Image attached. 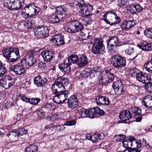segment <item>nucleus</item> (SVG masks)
<instances>
[{"mask_svg": "<svg viewBox=\"0 0 152 152\" xmlns=\"http://www.w3.org/2000/svg\"><path fill=\"white\" fill-rule=\"evenodd\" d=\"M66 10V8L64 5L60 6L56 8V14L58 15H62V16L63 13H64Z\"/></svg>", "mask_w": 152, "mask_h": 152, "instance_id": "obj_30", "label": "nucleus"}, {"mask_svg": "<svg viewBox=\"0 0 152 152\" xmlns=\"http://www.w3.org/2000/svg\"><path fill=\"white\" fill-rule=\"evenodd\" d=\"M42 107L45 110H54L56 106L53 103H46L43 104Z\"/></svg>", "mask_w": 152, "mask_h": 152, "instance_id": "obj_32", "label": "nucleus"}, {"mask_svg": "<svg viewBox=\"0 0 152 152\" xmlns=\"http://www.w3.org/2000/svg\"><path fill=\"white\" fill-rule=\"evenodd\" d=\"M131 137L128 140H124L122 142V144L124 147L126 148H129L131 147Z\"/></svg>", "mask_w": 152, "mask_h": 152, "instance_id": "obj_42", "label": "nucleus"}, {"mask_svg": "<svg viewBox=\"0 0 152 152\" xmlns=\"http://www.w3.org/2000/svg\"><path fill=\"white\" fill-rule=\"evenodd\" d=\"M7 72V69L2 63L0 64V77L2 76Z\"/></svg>", "mask_w": 152, "mask_h": 152, "instance_id": "obj_47", "label": "nucleus"}, {"mask_svg": "<svg viewBox=\"0 0 152 152\" xmlns=\"http://www.w3.org/2000/svg\"><path fill=\"white\" fill-rule=\"evenodd\" d=\"M70 64L68 62H66V60L64 63L60 65L58 67L62 72H64L65 74H66L69 73L70 71L69 66Z\"/></svg>", "mask_w": 152, "mask_h": 152, "instance_id": "obj_22", "label": "nucleus"}, {"mask_svg": "<svg viewBox=\"0 0 152 152\" xmlns=\"http://www.w3.org/2000/svg\"><path fill=\"white\" fill-rule=\"evenodd\" d=\"M94 109V115L95 116H96V115L98 114L99 115H102L104 112L103 111L100 109V108L98 107H93Z\"/></svg>", "mask_w": 152, "mask_h": 152, "instance_id": "obj_49", "label": "nucleus"}, {"mask_svg": "<svg viewBox=\"0 0 152 152\" xmlns=\"http://www.w3.org/2000/svg\"><path fill=\"white\" fill-rule=\"evenodd\" d=\"M100 139L101 137L99 134H95L92 135L91 140L93 143L96 142L99 140H100Z\"/></svg>", "mask_w": 152, "mask_h": 152, "instance_id": "obj_54", "label": "nucleus"}, {"mask_svg": "<svg viewBox=\"0 0 152 152\" xmlns=\"http://www.w3.org/2000/svg\"><path fill=\"white\" fill-rule=\"evenodd\" d=\"M34 84L37 87H43L47 82V79L39 75L35 77L34 80Z\"/></svg>", "mask_w": 152, "mask_h": 152, "instance_id": "obj_20", "label": "nucleus"}, {"mask_svg": "<svg viewBox=\"0 0 152 152\" xmlns=\"http://www.w3.org/2000/svg\"><path fill=\"white\" fill-rule=\"evenodd\" d=\"M34 21L35 20L34 19H32L31 21L27 20L24 23V26L28 29L33 28L35 26Z\"/></svg>", "mask_w": 152, "mask_h": 152, "instance_id": "obj_33", "label": "nucleus"}, {"mask_svg": "<svg viewBox=\"0 0 152 152\" xmlns=\"http://www.w3.org/2000/svg\"><path fill=\"white\" fill-rule=\"evenodd\" d=\"M76 123V120L66 121L64 124V125L71 126L75 124Z\"/></svg>", "mask_w": 152, "mask_h": 152, "instance_id": "obj_56", "label": "nucleus"}, {"mask_svg": "<svg viewBox=\"0 0 152 152\" xmlns=\"http://www.w3.org/2000/svg\"><path fill=\"white\" fill-rule=\"evenodd\" d=\"M112 87L116 94L120 95L124 92V88L123 84L121 80L114 82Z\"/></svg>", "mask_w": 152, "mask_h": 152, "instance_id": "obj_11", "label": "nucleus"}, {"mask_svg": "<svg viewBox=\"0 0 152 152\" xmlns=\"http://www.w3.org/2000/svg\"><path fill=\"white\" fill-rule=\"evenodd\" d=\"M144 67L146 69L152 68V61L151 59L145 64Z\"/></svg>", "mask_w": 152, "mask_h": 152, "instance_id": "obj_61", "label": "nucleus"}, {"mask_svg": "<svg viewBox=\"0 0 152 152\" xmlns=\"http://www.w3.org/2000/svg\"><path fill=\"white\" fill-rule=\"evenodd\" d=\"M68 107L70 108L74 109L78 105L79 102L76 96L72 95L69 97L67 100Z\"/></svg>", "mask_w": 152, "mask_h": 152, "instance_id": "obj_14", "label": "nucleus"}, {"mask_svg": "<svg viewBox=\"0 0 152 152\" xmlns=\"http://www.w3.org/2000/svg\"><path fill=\"white\" fill-rule=\"evenodd\" d=\"M137 46L142 50L149 51L152 50V43L146 42H143L140 44L137 45Z\"/></svg>", "mask_w": 152, "mask_h": 152, "instance_id": "obj_23", "label": "nucleus"}, {"mask_svg": "<svg viewBox=\"0 0 152 152\" xmlns=\"http://www.w3.org/2000/svg\"><path fill=\"white\" fill-rule=\"evenodd\" d=\"M51 41L56 45L57 46L62 45L64 44V36L60 34L54 35L52 38Z\"/></svg>", "mask_w": 152, "mask_h": 152, "instance_id": "obj_17", "label": "nucleus"}, {"mask_svg": "<svg viewBox=\"0 0 152 152\" xmlns=\"http://www.w3.org/2000/svg\"><path fill=\"white\" fill-rule=\"evenodd\" d=\"M0 83L1 86L5 89H8L12 86L10 84L8 83L3 77L0 80Z\"/></svg>", "mask_w": 152, "mask_h": 152, "instance_id": "obj_35", "label": "nucleus"}, {"mask_svg": "<svg viewBox=\"0 0 152 152\" xmlns=\"http://www.w3.org/2000/svg\"><path fill=\"white\" fill-rule=\"evenodd\" d=\"M146 84L145 86L146 91L150 93H152V83L149 82Z\"/></svg>", "mask_w": 152, "mask_h": 152, "instance_id": "obj_55", "label": "nucleus"}, {"mask_svg": "<svg viewBox=\"0 0 152 152\" xmlns=\"http://www.w3.org/2000/svg\"><path fill=\"white\" fill-rule=\"evenodd\" d=\"M26 8L27 9H29V10H34V11L35 13H38L40 11V9L35 6V5L34 4H32L28 5H27L26 6Z\"/></svg>", "mask_w": 152, "mask_h": 152, "instance_id": "obj_39", "label": "nucleus"}, {"mask_svg": "<svg viewBox=\"0 0 152 152\" xmlns=\"http://www.w3.org/2000/svg\"><path fill=\"white\" fill-rule=\"evenodd\" d=\"M115 12L112 11H110L109 12H107L105 13L103 16H102L103 18L101 19V20H104L105 22L107 24H109L110 25V22L108 21L107 18V15L110 16L111 15H115Z\"/></svg>", "mask_w": 152, "mask_h": 152, "instance_id": "obj_36", "label": "nucleus"}, {"mask_svg": "<svg viewBox=\"0 0 152 152\" xmlns=\"http://www.w3.org/2000/svg\"><path fill=\"white\" fill-rule=\"evenodd\" d=\"M80 15L83 17H86L92 14L93 10L92 6L88 3L82 5L79 7Z\"/></svg>", "mask_w": 152, "mask_h": 152, "instance_id": "obj_10", "label": "nucleus"}, {"mask_svg": "<svg viewBox=\"0 0 152 152\" xmlns=\"http://www.w3.org/2000/svg\"><path fill=\"white\" fill-rule=\"evenodd\" d=\"M96 104L99 105H106L109 104L110 102L107 97L102 95H99L96 98Z\"/></svg>", "mask_w": 152, "mask_h": 152, "instance_id": "obj_18", "label": "nucleus"}, {"mask_svg": "<svg viewBox=\"0 0 152 152\" xmlns=\"http://www.w3.org/2000/svg\"><path fill=\"white\" fill-rule=\"evenodd\" d=\"M34 32L36 37L42 39L48 35L49 30L47 27L39 26L35 29Z\"/></svg>", "mask_w": 152, "mask_h": 152, "instance_id": "obj_9", "label": "nucleus"}, {"mask_svg": "<svg viewBox=\"0 0 152 152\" xmlns=\"http://www.w3.org/2000/svg\"><path fill=\"white\" fill-rule=\"evenodd\" d=\"M114 78L115 76L113 73L105 71L103 72L99 82L101 84H105L113 81Z\"/></svg>", "mask_w": 152, "mask_h": 152, "instance_id": "obj_8", "label": "nucleus"}, {"mask_svg": "<svg viewBox=\"0 0 152 152\" xmlns=\"http://www.w3.org/2000/svg\"><path fill=\"white\" fill-rule=\"evenodd\" d=\"M131 145L133 149H137L136 148L139 149L141 147V142L140 140H137L133 137H131Z\"/></svg>", "mask_w": 152, "mask_h": 152, "instance_id": "obj_27", "label": "nucleus"}, {"mask_svg": "<svg viewBox=\"0 0 152 152\" xmlns=\"http://www.w3.org/2000/svg\"><path fill=\"white\" fill-rule=\"evenodd\" d=\"M75 1H77V4H76L77 6L79 7L85 4V1L84 0H75Z\"/></svg>", "mask_w": 152, "mask_h": 152, "instance_id": "obj_63", "label": "nucleus"}, {"mask_svg": "<svg viewBox=\"0 0 152 152\" xmlns=\"http://www.w3.org/2000/svg\"><path fill=\"white\" fill-rule=\"evenodd\" d=\"M87 109H86L83 108H81L78 110V112L80 115H81V117L83 118L86 117V115Z\"/></svg>", "mask_w": 152, "mask_h": 152, "instance_id": "obj_43", "label": "nucleus"}, {"mask_svg": "<svg viewBox=\"0 0 152 152\" xmlns=\"http://www.w3.org/2000/svg\"><path fill=\"white\" fill-rule=\"evenodd\" d=\"M10 70L17 75H21L25 72V69L22 65H12L10 67Z\"/></svg>", "mask_w": 152, "mask_h": 152, "instance_id": "obj_15", "label": "nucleus"}, {"mask_svg": "<svg viewBox=\"0 0 152 152\" xmlns=\"http://www.w3.org/2000/svg\"><path fill=\"white\" fill-rule=\"evenodd\" d=\"M128 11H129V12L132 14L136 13V12L134 5L131 4L130 7L128 8Z\"/></svg>", "mask_w": 152, "mask_h": 152, "instance_id": "obj_57", "label": "nucleus"}, {"mask_svg": "<svg viewBox=\"0 0 152 152\" xmlns=\"http://www.w3.org/2000/svg\"><path fill=\"white\" fill-rule=\"evenodd\" d=\"M18 96L20 98L21 100L23 102L29 103L30 99V98H28L25 96L24 95L22 94L19 95Z\"/></svg>", "mask_w": 152, "mask_h": 152, "instance_id": "obj_58", "label": "nucleus"}, {"mask_svg": "<svg viewBox=\"0 0 152 152\" xmlns=\"http://www.w3.org/2000/svg\"><path fill=\"white\" fill-rule=\"evenodd\" d=\"M17 130L18 132L19 137L23 135L24 134H26L28 133L27 130H25L22 128H20Z\"/></svg>", "mask_w": 152, "mask_h": 152, "instance_id": "obj_51", "label": "nucleus"}, {"mask_svg": "<svg viewBox=\"0 0 152 152\" xmlns=\"http://www.w3.org/2000/svg\"><path fill=\"white\" fill-rule=\"evenodd\" d=\"M2 52L4 56L11 62L16 61L20 56L19 50L17 48H6Z\"/></svg>", "mask_w": 152, "mask_h": 152, "instance_id": "obj_1", "label": "nucleus"}, {"mask_svg": "<svg viewBox=\"0 0 152 152\" xmlns=\"http://www.w3.org/2000/svg\"><path fill=\"white\" fill-rule=\"evenodd\" d=\"M78 57L76 54H74L70 56L69 58L66 60V62H68L71 64H72L77 63V64Z\"/></svg>", "mask_w": 152, "mask_h": 152, "instance_id": "obj_29", "label": "nucleus"}, {"mask_svg": "<svg viewBox=\"0 0 152 152\" xmlns=\"http://www.w3.org/2000/svg\"><path fill=\"white\" fill-rule=\"evenodd\" d=\"M55 95L53 99V102L56 104H61L64 102L68 98V93L61 92Z\"/></svg>", "mask_w": 152, "mask_h": 152, "instance_id": "obj_12", "label": "nucleus"}, {"mask_svg": "<svg viewBox=\"0 0 152 152\" xmlns=\"http://www.w3.org/2000/svg\"><path fill=\"white\" fill-rule=\"evenodd\" d=\"M132 151L131 149H126L124 150V152H140V150L138 149H133Z\"/></svg>", "mask_w": 152, "mask_h": 152, "instance_id": "obj_64", "label": "nucleus"}, {"mask_svg": "<svg viewBox=\"0 0 152 152\" xmlns=\"http://www.w3.org/2000/svg\"><path fill=\"white\" fill-rule=\"evenodd\" d=\"M91 71V69L89 68H85L82 72L80 73L78 78H87L89 76V73Z\"/></svg>", "mask_w": 152, "mask_h": 152, "instance_id": "obj_28", "label": "nucleus"}, {"mask_svg": "<svg viewBox=\"0 0 152 152\" xmlns=\"http://www.w3.org/2000/svg\"><path fill=\"white\" fill-rule=\"evenodd\" d=\"M34 51L30 50L29 51L26 56V58L24 61L28 66H31L37 62L36 59L33 56Z\"/></svg>", "mask_w": 152, "mask_h": 152, "instance_id": "obj_13", "label": "nucleus"}, {"mask_svg": "<svg viewBox=\"0 0 152 152\" xmlns=\"http://www.w3.org/2000/svg\"><path fill=\"white\" fill-rule=\"evenodd\" d=\"M132 77L136 76V79L142 83L146 84L150 81L151 77L149 74L143 73L142 72H133L130 73Z\"/></svg>", "mask_w": 152, "mask_h": 152, "instance_id": "obj_5", "label": "nucleus"}, {"mask_svg": "<svg viewBox=\"0 0 152 152\" xmlns=\"http://www.w3.org/2000/svg\"><path fill=\"white\" fill-rule=\"evenodd\" d=\"M117 5L120 7H126L128 5L127 0H118Z\"/></svg>", "mask_w": 152, "mask_h": 152, "instance_id": "obj_37", "label": "nucleus"}, {"mask_svg": "<svg viewBox=\"0 0 152 152\" xmlns=\"http://www.w3.org/2000/svg\"><path fill=\"white\" fill-rule=\"evenodd\" d=\"M129 48L125 50V54L127 55H132L134 52V48L131 46H128Z\"/></svg>", "mask_w": 152, "mask_h": 152, "instance_id": "obj_45", "label": "nucleus"}, {"mask_svg": "<svg viewBox=\"0 0 152 152\" xmlns=\"http://www.w3.org/2000/svg\"><path fill=\"white\" fill-rule=\"evenodd\" d=\"M18 132L17 130L14 129L11 132L7 134V135L8 136L9 138H12L15 137H19Z\"/></svg>", "mask_w": 152, "mask_h": 152, "instance_id": "obj_41", "label": "nucleus"}, {"mask_svg": "<svg viewBox=\"0 0 152 152\" xmlns=\"http://www.w3.org/2000/svg\"><path fill=\"white\" fill-rule=\"evenodd\" d=\"M94 111L93 108L88 109L87 110L88 112H87V115H86V117L92 118L96 117V116H95L94 113Z\"/></svg>", "mask_w": 152, "mask_h": 152, "instance_id": "obj_38", "label": "nucleus"}, {"mask_svg": "<svg viewBox=\"0 0 152 152\" xmlns=\"http://www.w3.org/2000/svg\"><path fill=\"white\" fill-rule=\"evenodd\" d=\"M132 115L129 111L126 110L121 112L119 115L120 118L123 121V123L129 120L132 118Z\"/></svg>", "mask_w": 152, "mask_h": 152, "instance_id": "obj_21", "label": "nucleus"}, {"mask_svg": "<svg viewBox=\"0 0 152 152\" xmlns=\"http://www.w3.org/2000/svg\"><path fill=\"white\" fill-rule=\"evenodd\" d=\"M111 63L114 67L121 68L126 65V59L124 57L118 55L113 56L111 58Z\"/></svg>", "mask_w": 152, "mask_h": 152, "instance_id": "obj_4", "label": "nucleus"}, {"mask_svg": "<svg viewBox=\"0 0 152 152\" xmlns=\"http://www.w3.org/2000/svg\"><path fill=\"white\" fill-rule=\"evenodd\" d=\"M4 78L8 83H9L12 86L13 83V81L11 76L9 75H6Z\"/></svg>", "mask_w": 152, "mask_h": 152, "instance_id": "obj_50", "label": "nucleus"}, {"mask_svg": "<svg viewBox=\"0 0 152 152\" xmlns=\"http://www.w3.org/2000/svg\"><path fill=\"white\" fill-rule=\"evenodd\" d=\"M68 79L62 77H59L57 79V81L55 82L52 85L51 90L54 94L65 92V89L63 83L67 82Z\"/></svg>", "mask_w": 152, "mask_h": 152, "instance_id": "obj_2", "label": "nucleus"}, {"mask_svg": "<svg viewBox=\"0 0 152 152\" xmlns=\"http://www.w3.org/2000/svg\"><path fill=\"white\" fill-rule=\"evenodd\" d=\"M113 17L115 18V21L114 22H112L111 23H110V26H111L115 24L118 23L120 22V18L116 14H115V15H113Z\"/></svg>", "mask_w": 152, "mask_h": 152, "instance_id": "obj_60", "label": "nucleus"}, {"mask_svg": "<svg viewBox=\"0 0 152 152\" xmlns=\"http://www.w3.org/2000/svg\"><path fill=\"white\" fill-rule=\"evenodd\" d=\"M64 16L62 15H57L56 14L53 13L50 14L48 16L49 22L52 23H55L59 22L63 19Z\"/></svg>", "mask_w": 152, "mask_h": 152, "instance_id": "obj_19", "label": "nucleus"}, {"mask_svg": "<svg viewBox=\"0 0 152 152\" xmlns=\"http://www.w3.org/2000/svg\"><path fill=\"white\" fill-rule=\"evenodd\" d=\"M121 28L123 30H127L128 29L127 21H124L121 24Z\"/></svg>", "mask_w": 152, "mask_h": 152, "instance_id": "obj_52", "label": "nucleus"}, {"mask_svg": "<svg viewBox=\"0 0 152 152\" xmlns=\"http://www.w3.org/2000/svg\"><path fill=\"white\" fill-rule=\"evenodd\" d=\"M142 104L146 107L152 108V96L147 95L144 98Z\"/></svg>", "mask_w": 152, "mask_h": 152, "instance_id": "obj_25", "label": "nucleus"}, {"mask_svg": "<svg viewBox=\"0 0 152 152\" xmlns=\"http://www.w3.org/2000/svg\"><path fill=\"white\" fill-rule=\"evenodd\" d=\"M37 115L38 118H42L45 115V113L42 110H39L37 111Z\"/></svg>", "mask_w": 152, "mask_h": 152, "instance_id": "obj_62", "label": "nucleus"}, {"mask_svg": "<svg viewBox=\"0 0 152 152\" xmlns=\"http://www.w3.org/2000/svg\"><path fill=\"white\" fill-rule=\"evenodd\" d=\"M131 111L133 113H135L136 115H140L141 114V110L137 107L132 108Z\"/></svg>", "mask_w": 152, "mask_h": 152, "instance_id": "obj_48", "label": "nucleus"}, {"mask_svg": "<svg viewBox=\"0 0 152 152\" xmlns=\"http://www.w3.org/2000/svg\"><path fill=\"white\" fill-rule=\"evenodd\" d=\"M38 148L37 145L35 144L30 145L26 148L25 152H37Z\"/></svg>", "mask_w": 152, "mask_h": 152, "instance_id": "obj_31", "label": "nucleus"}, {"mask_svg": "<svg viewBox=\"0 0 152 152\" xmlns=\"http://www.w3.org/2000/svg\"><path fill=\"white\" fill-rule=\"evenodd\" d=\"M145 35L147 37L151 38L152 40V29H146L144 31Z\"/></svg>", "mask_w": 152, "mask_h": 152, "instance_id": "obj_44", "label": "nucleus"}, {"mask_svg": "<svg viewBox=\"0 0 152 152\" xmlns=\"http://www.w3.org/2000/svg\"><path fill=\"white\" fill-rule=\"evenodd\" d=\"M103 42L102 40L101 39H95L92 48V52L94 54H99L103 52L105 48Z\"/></svg>", "mask_w": 152, "mask_h": 152, "instance_id": "obj_6", "label": "nucleus"}, {"mask_svg": "<svg viewBox=\"0 0 152 152\" xmlns=\"http://www.w3.org/2000/svg\"><path fill=\"white\" fill-rule=\"evenodd\" d=\"M107 43H109L111 44L113 43L115 44L116 47L121 46V45L127 44L128 42L124 41L123 42H121L118 37L116 36H113L110 37L107 40Z\"/></svg>", "mask_w": 152, "mask_h": 152, "instance_id": "obj_16", "label": "nucleus"}, {"mask_svg": "<svg viewBox=\"0 0 152 152\" xmlns=\"http://www.w3.org/2000/svg\"><path fill=\"white\" fill-rule=\"evenodd\" d=\"M83 28L80 23L75 20L68 23L65 28V30L69 33H75L81 31Z\"/></svg>", "mask_w": 152, "mask_h": 152, "instance_id": "obj_3", "label": "nucleus"}, {"mask_svg": "<svg viewBox=\"0 0 152 152\" xmlns=\"http://www.w3.org/2000/svg\"><path fill=\"white\" fill-rule=\"evenodd\" d=\"M127 21L128 29H130L133 27L135 25L136 23V21L135 20H133Z\"/></svg>", "mask_w": 152, "mask_h": 152, "instance_id": "obj_53", "label": "nucleus"}, {"mask_svg": "<svg viewBox=\"0 0 152 152\" xmlns=\"http://www.w3.org/2000/svg\"><path fill=\"white\" fill-rule=\"evenodd\" d=\"M4 6L9 9L18 10L22 7V3L20 0H4Z\"/></svg>", "mask_w": 152, "mask_h": 152, "instance_id": "obj_7", "label": "nucleus"}, {"mask_svg": "<svg viewBox=\"0 0 152 152\" xmlns=\"http://www.w3.org/2000/svg\"><path fill=\"white\" fill-rule=\"evenodd\" d=\"M29 10V9H27L26 8V7L25 8V9L23 10L21 13V15L22 17L25 19H27V18L29 17V14L28 13H27L25 11Z\"/></svg>", "mask_w": 152, "mask_h": 152, "instance_id": "obj_59", "label": "nucleus"}, {"mask_svg": "<svg viewBox=\"0 0 152 152\" xmlns=\"http://www.w3.org/2000/svg\"><path fill=\"white\" fill-rule=\"evenodd\" d=\"M108 52L112 54H114L116 52V49L117 47L110 43H107Z\"/></svg>", "mask_w": 152, "mask_h": 152, "instance_id": "obj_34", "label": "nucleus"}, {"mask_svg": "<svg viewBox=\"0 0 152 152\" xmlns=\"http://www.w3.org/2000/svg\"><path fill=\"white\" fill-rule=\"evenodd\" d=\"M77 65L79 67L84 66L88 63L87 57L84 55H81L78 58Z\"/></svg>", "mask_w": 152, "mask_h": 152, "instance_id": "obj_26", "label": "nucleus"}, {"mask_svg": "<svg viewBox=\"0 0 152 152\" xmlns=\"http://www.w3.org/2000/svg\"><path fill=\"white\" fill-rule=\"evenodd\" d=\"M126 138L125 135L120 134L115 135L114 137V139L117 141H121L122 142L124 140H125Z\"/></svg>", "mask_w": 152, "mask_h": 152, "instance_id": "obj_40", "label": "nucleus"}, {"mask_svg": "<svg viewBox=\"0 0 152 152\" xmlns=\"http://www.w3.org/2000/svg\"><path fill=\"white\" fill-rule=\"evenodd\" d=\"M41 55L45 61H49L53 58V53L52 51L45 50L42 52Z\"/></svg>", "mask_w": 152, "mask_h": 152, "instance_id": "obj_24", "label": "nucleus"}, {"mask_svg": "<svg viewBox=\"0 0 152 152\" xmlns=\"http://www.w3.org/2000/svg\"><path fill=\"white\" fill-rule=\"evenodd\" d=\"M40 101V99L37 98H30L29 103L31 104L37 105Z\"/></svg>", "mask_w": 152, "mask_h": 152, "instance_id": "obj_46", "label": "nucleus"}]
</instances>
